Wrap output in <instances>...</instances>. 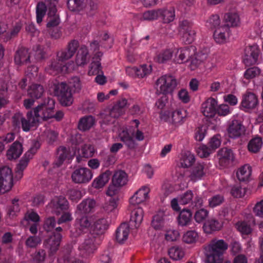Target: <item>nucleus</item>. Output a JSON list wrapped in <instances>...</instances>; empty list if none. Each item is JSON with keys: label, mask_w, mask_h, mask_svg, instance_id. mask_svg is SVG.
Masks as SVG:
<instances>
[{"label": "nucleus", "mask_w": 263, "mask_h": 263, "mask_svg": "<svg viewBox=\"0 0 263 263\" xmlns=\"http://www.w3.org/2000/svg\"><path fill=\"white\" fill-rule=\"evenodd\" d=\"M78 47V41H71L66 48L57 51V58L51 61L50 64L45 68V71L50 75H57L60 72L68 73L70 69L65 62L76 54Z\"/></svg>", "instance_id": "1"}, {"label": "nucleus", "mask_w": 263, "mask_h": 263, "mask_svg": "<svg viewBox=\"0 0 263 263\" xmlns=\"http://www.w3.org/2000/svg\"><path fill=\"white\" fill-rule=\"evenodd\" d=\"M40 108L38 105L33 110L27 111L25 116L20 112L15 113L11 119L13 129L17 132L22 128L24 132H28L31 128L36 127L42 119Z\"/></svg>", "instance_id": "2"}, {"label": "nucleus", "mask_w": 263, "mask_h": 263, "mask_svg": "<svg viewBox=\"0 0 263 263\" xmlns=\"http://www.w3.org/2000/svg\"><path fill=\"white\" fill-rule=\"evenodd\" d=\"M82 87L80 79L78 77L71 78L68 84L61 82L54 86V93L60 98L62 105H71L73 102L72 93L80 92Z\"/></svg>", "instance_id": "3"}, {"label": "nucleus", "mask_w": 263, "mask_h": 263, "mask_svg": "<svg viewBox=\"0 0 263 263\" xmlns=\"http://www.w3.org/2000/svg\"><path fill=\"white\" fill-rule=\"evenodd\" d=\"M228 243L223 239H213L208 246L205 263H220L223 254L228 249Z\"/></svg>", "instance_id": "4"}, {"label": "nucleus", "mask_w": 263, "mask_h": 263, "mask_svg": "<svg viewBox=\"0 0 263 263\" xmlns=\"http://www.w3.org/2000/svg\"><path fill=\"white\" fill-rule=\"evenodd\" d=\"M99 240V236H93V234H88L84 242L78 247V250L82 257L87 258L92 255L97 250V242Z\"/></svg>", "instance_id": "5"}, {"label": "nucleus", "mask_w": 263, "mask_h": 263, "mask_svg": "<svg viewBox=\"0 0 263 263\" xmlns=\"http://www.w3.org/2000/svg\"><path fill=\"white\" fill-rule=\"evenodd\" d=\"M177 85L175 78L170 75H163L156 82L157 93L163 95L173 92Z\"/></svg>", "instance_id": "6"}, {"label": "nucleus", "mask_w": 263, "mask_h": 263, "mask_svg": "<svg viewBox=\"0 0 263 263\" xmlns=\"http://www.w3.org/2000/svg\"><path fill=\"white\" fill-rule=\"evenodd\" d=\"M38 105L41 106L40 110L43 120H46L48 119L54 118L59 121L62 119L63 112L62 111L59 110L56 113H54V101L53 99L47 98L44 102Z\"/></svg>", "instance_id": "7"}, {"label": "nucleus", "mask_w": 263, "mask_h": 263, "mask_svg": "<svg viewBox=\"0 0 263 263\" xmlns=\"http://www.w3.org/2000/svg\"><path fill=\"white\" fill-rule=\"evenodd\" d=\"M127 182V174L124 171H116L112 177V185L108 186L107 195L108 196L116 195L118 190L117 187L124 186Z\"/></svg>", "instance_id": "8"}, {"label": "nucleus", "mask_w": 263, "mask_h": 263, "mask_svg": "<svg viewBox=\"0 0 263 263\" xmlns=\"http://www.w3.org/2000/svg\"><path fill=\"white\" fill-rule=\"evenodd\" d=\"M179 32L182 35L183 42L186 44H190L194 42L196 32L191 22L187 20L180 22L179 24Z\"/></svg>", "instance_id": "9"}, {"label": "nucleus", "mask_w": 263, "mask_h": 263, "mask_svg": "<svg viewBox=\"0 0 263 263\" xmlns=\"http://www.w3.org/2000/svg\"><path fill=\"white\" fill-rule=\"evenodd\" d=\"M13 185L11 170L6 166L0 168V194L9 191Z\"/></svg>", "instance_id": "10"}, {"label": "nucleus", "mask_w": 263, "mask_h": 263, "mask_svg": "<svg viewBox=\"0 0 263 263\" xmlns=\"http://www.w3.org/2000/svg\"><path fill=\"white\" fill-rule=\"evenodd\" d=\"M259 105V100L257 95L254 93L247 91L242 96L240 108L245 112H250L255 109Z\"/></svg>", "instance_id": "11"}, {"label": "nucleus", "mask_w": 263, "mask_h": 263, "mask_svg": "<svg viewBox=\"0 0 263 263\" xmlns=\"http://www.w3.org/2000/svg\"><path fill=\"white\" fill-rule=\"evenodd\" d=\"M93 173L91 170L80 167L74 170L71 175V179L73 183L78 184H87L92 178Z\"/></svg>", "instance_id": "12"}, {"label": "nucleus", "mask_w": 263, "mask_h": 263, "mask_svg": "<svg viewBox=\"0 0 263 263\" xmlns=\"http://www.w3.org/2000/svg\"><path fill=\"white\" fill-rule=\"evenodd\" d=\"M221 144V137L217 134L210 139L208 146L202 145L198 150V154L201 158H206L219 147Z\"/></svg>", "instance_id": "13"}, {"label": "nucleus", "mask_w": 263, "mask_h": 263, "mask_svg": "<svg viewBox=\"0 0 263 263\" xmlns=\"http://www.w3.org/2000/svg\"><path fill=\"white\" fill-rule=\"evenodd\" d=\"M62 240L61 233H54L46 237L43 241V247L48 251L49 256H52L57 253L60 246Z\"/></svg>", "instance_id": "14"}, {"label": "nucleus", "mask_w": 263, "mask_h": 263, "mask_svg": "<svg viewBox=\"0 0 263 263\" xmlns=\"http://www.w3.org/2000/svg\"><path fill=\"white\" fill-rule=\"evenodd\" d=\"M52 213L59 215L69 209V203L64 196H55L49 203Z\"/></svg>", "instance_id": "15"}, {"label": "nucleus", "mask_w": 263, "mask_h": 263, "mask_svg": "<svg viewBox=\"0 0 263 263\" xmlns=\"http://www.w3.org/2000/svg\"><path fill=\"white\" fill-rule=\"evenodd\" d=\"M40 147V143L39 141H35L31 145L30 149L26 152L25 155L23 156L22 159L20 160L17 165V173L18 175L22 176L23 171L25 170L28 165V162L33 156L35 154Z\"/></svg>", "instance_id": "16"}, {"label": "nucleus", "mask_w": 263, "mask_h": 263, "mask_svg": "<svg viewBox=\"0 0 263 263\" xmlns=\"http://www.w3.org/2000/svg\"><path fill=\"white\" fill-rule=\"evenodd\" d=\"M245 127L238 119L232 118L228 123V132L230 138H236L245 135Z\"/></svg>", "instance_id": "17"}, {"label": "nucleus", "mask_w": 263, "mask_h": 263, "mask_svg": "<svg viewBox=\"0 0 263 263\" xmlns=\"http://www.w3.org/2000/svg\"><path fill=\"white\" fill-rule=\"evenodd\" d=\"M75 223V236L78 237L88 230L91 225V221L87 215L77 213Z\"/></svg>", "instance_id": "18"}, {"label": "nucleus", "mask_w": 263, "mask_h": 263, "mask_svg": "<svg viewBox=\"0 0 263 263\" xmlns=\"http://www.w3.org/2000/svg\"><path fill=\"white\" fill-rule=\"evenodd\" d=\"M195 50L196 48L193 46L180 48L175 53L174 61L178 64L189 62L191 57L195 55Z\"/></svg>", "instance_id": "19"}, {"label": "nucleus", "mask_w": 263, "mask_h": 263, "mask_svg": "<svg viewBox=\"0 0 263 263\" xmlns=\"http://www.w3.org/2000/svg\"><path fill=\"white\" fill-rule=\"evenodd\" d=\"M259 54V49L256 45L249 46L245 49L243 63L247 66L254 65L256 63Z\"/></svg>", "instance_id": "20"}, {"label": "nucleus", "mask_w": 263, "mask_h": 263, "mask_svg": "<svg viewBox=\"0 0 263 263\" xmlns=\"http://www.w3.org/2000/svg\"><path fill=\"white\" fill-rule=\"evenodd\" d=\"M218 102L216 99L210 97L202 103L201 112L208 118H213L216 115Z\"/></svg>", "instance_id": "21"}, {"label": "nucleus", "mask_w": 263, "mask_h": 263, "mask_svg": "<svg viewBox=\"0 0 263 263\" xmlns=\"http://www.w3.org/2000/svg\"><path fill=\"white\" fill-rule=\"evenodd\" d=\"M150 189L147 186H143L137 191L134 196L129 199V202L132 205H136L142 203L148 198V194Z\"/></svg>", "instance_id": "22"}, {"label": "nucleus", "mask_w": 263, "mask_h": 263, "mask_svg": "<svg viewBox=\"0 0 263 263\" xmlns=\"http://www.w3.org/2000/svg\"><path fill=\"white\" fill-rule=\"evenodd\" d=\"M143 214L144 212L142 208L138 206L132 208L128 225L135 228H138L142 222Z\"/></svg>", "instance_id": "23"}, {"label": "nucleus", "mask_w": 263, "mask_h": 263, "mask_svg": "<svg viewBox=\"0 0 263 263\" xmlns=\"http://www.w3.org/2000/svg\"><path fill=\"white\" fill-rule=\"evenodd\" d=\"M109 226V222L107 219L101 218L96 220L92 227L91 233L93 236L98 237L103 234Z\"/></svg>", "instance_id": "24"}, {"label": "nucleus", "mask_w": 263, "mask_h": 263, "mask_svg": "<svg viewBox=\"0 0 263 263\" xmlns=\"http://www.w3.org/2000/svg\"><path fill=\"white\" fill-rule=\"evenodd\" d=\"M14 62L17 65H25L30 62V54L26 48L18 47L15 53Z\"/></svg>", "instance_id": "25"}, {"label": "nucleus", "mask_w": 263, "mask_h": 263, "mask_svg": "<svg viewBox=\"0 0 263 263\" xmlns=\"http://www.w3.org/2000/svg\"><path fill=\"white\" fill-rule=\"evenodd\" d=\"M96 201L92 199H86L78 205L77 213L86 215L92 213L96 207Z\"/></svg>", "instance_id": "26"}, {"label": "nucleus", "mask_w": 263, "mask_h": 263, "mask_svg": "<svg viewBox=\"0 0 263 263\" xmlns=\"http://www.w3.org/2000/svg\"><path fill=\"white\" fill-rule=\"evenodd\" d=\"M205 174V165L201 162H197L191 170L190 178L193 181L200 180Z\"/></svg>", "instance_id": "27"}, {"label": "nucleus", "mask_w": 263, "mask_h": 263, "mask_svg": "<svg viewBox=\"0 0 263 263\" xmlns=\"http://www.w3.org/2000/svg\"><path fill=\"white\" fill-rule=\"evenodd\" d=\"M229 28L228 26L222 25L216 28L214 32L213 37L215 42L218 44H223L229 37Z\"/></svg>", "instance_id": "28"}, {"label": "nucleus", "mask_w": 263, "mask_h": 263, "mask_svg": "<svg viewBox=\"0 0 263 263\" xmlns=\"http://www.w3.org/2000/svg\"><path fill=\"white\" fill-rule=\"evenodd\" d=\"M102 55V53L100 51H97L93 55V61H92L89 66L88 71V74L89 76L97 75L101 71V57Z\"/></svg>", "instance_id": "29"}, {"label": "nucleus", "mask_w": 263, "mask_h": 263, "mask_svg": "<svg viewBox=\"0 0 263 263\" xmlns=\"http://www.w3.org/2000/svg\"><path fill=\"white\" fill-rule=\"evenodd\" d=\"M60 22L57 8H49V11L47 12L46 28L57 27L60 24Z\"/></svg>", "instance_id": "30"}, {"label": "nucleus", "mask_w": 263, "mask_h": 263, "mask_svg": "<svg viewBox=\"0 0 263 263\" xmlns=\"http://www.w3.org/2000/svg\"><path fill=\"white\" fill-rule=\"evenodd\" d=\"M219 163L220 165L227 166L230 163H232L234 156L231 149L223 148L219 152Z\"/></svg>", "instance_id": "31"}, {"label": "nucleus", "mask_w": 263, "mask_h": 263, "mask_svg": "<svg viewBox=\"0 0 263 263\" xmlns=\"http://www.w3.org/2000/svg\"><path fill=\"white\" fill-rule=\"evenodd\" d=\"M22 153L23 146L22 143L17 141H15L7 151V158L9 160H15L21 156Z\"/></svg>", "instance_id": "32"}, {"label": "nucleus", "mask_w": 263, "mask_h": 263, "mask_svg": "<svg viewBox=\"0 0 263 263\" xmlns=\"http://www.w3.org/2000/svg\"><path fill=\"white\" fill-rule=\"evenodd\" d=\"M130 227L127 223H122L116 231V239L119 243H121L127 239Z\"/></svg>", "instance_id": "33"}, {"label": "nucleus", "mask_w": 263, "mask_h": 263, "mask_svg": "<svg viewBox=\"0 0 263 263\" xmlns=\"http://www.w3.org/2000/svg\"><path fill=\"white\" fill-rule=\"evenodd\" d=\"M77 54L76 59V63L77 66H84L89 61V56L87 47L85 45L82 46L79 50H77Z\"/></svg>", "instance_id": "34"}, {"label": "nucleus", "mask_w": 263, "mask_h": 263, "mask_svg": "<svg viewBox=\"0 0 263 263\" xmlns=\"http://www.w3.org/2000/svg\"><path fill=\"white\" fill-rule=\"evenodd\" d=\"M111 175V173L109 171L101 173L99 177L93 180L92 186L97 189L104 187L105 184L108 183Z\"/></svg>", "instance_id": "35"}, {"label": "nucleus", "mask_w": 263, "mask_h": 263, "mask_svg": "<svg viewBox=\"0 0 263 263\" xmlns=\"http://www.w3.org/2000/svg\"><path fill=\"white\" fill-rule=\"evenodd\" d=\"M222 227L221 223L216 219H210L203 225V230L206 234H211L213 231H219Z\"/></svg>", "instance_id": "36"}, {"label": "nucleus", "mask_w": 263, "mask_h": 263, "mask_svg": "<svg viewBox=\"0 0 263 263\" xmlns=\"http://www.w3.org/2000/svg\"><path fill=\"white\" fill-rule=\"evenodd\" d=\"M251 167L248 164L241 166L236 173L237 179L241 182L248 181L251 175Z\"/></svg>", "instance_id": "37"}, {"label": "nucleus", "mask_w": 263, "mask_h": 263, "mask_svg": "<svg viewBox=\"0 0 263 263\" xmlns=\"http://www.w3.org/2000/svg\"><path fill=\"white\" fill-rule=\"evenodd\" d=\"M177 220L179 226L184 227L190 225L192 220V213L190 210L184 209L181 211L179 214Z\"/></svg>", "instance_id": "38"}, {"label": "nucleus", "mask_w": 263, "mask_h": 263, "mask_svg": "<svg viewBox=\"0 0 263 263\" xmlns=\"http://www.w3.org/2000/svg\"><path fill=\"white\" fill-rule=\"evenodd\" d=\"M95 123V119L92 116H86L81 118L78 127L81 130L86 131L91 128Z\"/></svg>", "instance_id": "39"}, {"label": "nucleus", "mask_w": 263, "mask_h": 263, "mask_svg": "<svg viewBox=\"0 0 263 263\" xmlns=\"http://www.w3.org/2000/svg\"><path fill=\"white\" fill-rule=\"evenodd\" d=\"M43 92L44 88L40 84H33L27 89V95L32 99L41 98Z\"/></svg>", "instance_id": "40"}, {"label": "nucleus", "mask_w": 263, "mask_h": 263, "mask_svg": "<svg viewBox=\"0 0 263 263\" xmlns=\"http://www.w3.org/2000/svg\"><path fill=\"white\" fill-rule=\"evenodd\" d=\"M120 139L128 149H134L135 148L136 142L132 136L126 130L121 132L120 134Z\"/></svg>", "instance_id": "41"}, {"label": "nucleus", "mask_w": 263, "mask_h": 263, "mask_svg": "<svg viewBox=\"0 0 263 263\" xmlns=\"http://www.w3.org/2000/svg\"><path fill=\"white\" fill-rule=\"evenodd\" d=\"M88 0H68L67 6L72 11H81L86 6Z\"/></svg>", "instance_id": "42"}, {"label": "nucleus", "mask_w": 263, "mask_h": 263, "mask_svg": "<svg viewBox=\"0 0 263 263\" xmlns=\"http://www.w3.org/2000/svg\"><path fill=\"white\" fill-rule=\"evenodd\" d=\"M195 156L190 152H185L182 155L180 159V165L184 168H189L195 163Z\"/></svg>", "instance_id": "43"}, {"label": "nucleus", "mask_w": 263, "mask_h": 263, "mask_svg": "<svg viewBox=\"0 0 263 263\" xmlns=\"http://www.w3.org/2000/svg\"><path fill=\"white\" fill-rule=\"evenodd\" d=\"M161 10L159 13V16L161 17L165 23H169L174 21L175 18V9L174 7H170Z\"/></svg>", "instance_id": "44"}, {"label": "nucleus", "mask_w": 263, "mask_h": 263, "mask_svg": "<svg viewBox=\"0 0 263 263\" xmlns=\"http://www.w3.org/2000/svg\"><path fill=\"white\" fill-rule=\"evenodd\" d=\"M69 155V149L63 146L59 147L57 149L58 158L55 162H54V165L57 167L60 166Z\"/></svg>", "instance_id": "45"}, {"label": "nucleus", "mask_w": 263, "mask_h": 263, "mask_svg": "<svg viewBox=\"0 0 263 263\" xmlns=\"http://www.w3.org/2000/svg\"><path fill=\"white\" fill-rule=\"evenodd\" d=\"M186 116V111L185 110H176L172 112V122L175 125L181 124L183 122Z\"/></svg>", "instance_id": "46"}, {"label": "nucleus", "mask_w": 263, "mask_h": 263, "mask_svg": "<svg viewBox=\"0 0 263 263\" xmlns=\"http://www.w3.org/2000/svg\"><path fill=\"white\" fill-rule=\"evenodd\" d=\"M225 24L223 25L235 27L239 23V17L237 13L229 12L224 14V16Z\"/></svg>", "instance_id": "47"}, {"label": "nucleus", "mask_w": 263, "mask_h": 263, "mask_svg": "<svg viewBox=\"0 0 263 263\" xmlns=\"http://www.w3.org/2000/svg\"><path fill=\"white\" fill-rule=\"evenodd\" d=\"M262 144V139L259 137H256L250 140L248 144V148L249 152L257 153L260 149Z\"/></svg>", "instance_id": "48"}, {"label": "nucleus", "mask_w": 263, "mask_h": 263, "mask_svg": "<svg viewBox=\"0 0 263 263\" xmlns=\"http://www.w3.org/2000/svg\"><path fill=\"white\" fill-rule=\"evenodd\" d=\"M173 55V52L170 49H166L156 54L155 60L159 63H165L171 60Z\"/></svg>", "instance_id": "49"}, {"label": "nucleus", "mask_w": 263, "mask_h": 263, "mask_svg": "<svg viewBox=\"0 0 263 263\" xmlns=\"http://www.w3.org/2000/svg\"><path fill=\"white\" fill-rule=\"evenodd\" d=\"M49 10V8L46 3L39 2L36 6V22L40 24L42 22L43 18L45 16L47 10Z\"/></svg>", "instance_id": "50"}, {"label": "nucleus", "mask_w": 263, "mask_h": 263, "mask_svg": "<svg viewBox=\"0 0 263 263\" xmlns=\"http://www.w3.org/2000/svg\"><path fill=\"white\" fill-rule=\"evenodd\" d=\"M165 224L163 213L160 212L153 217L151 225L155 230L161 229Z\"/></svg>", "instance_id": "51"}, {"label": "nucleus", "mask_w": 263, "mask_h": 263, "mask_svg": "<svg viewBox=\"0 0 263 263\" xmlns=\"http://www.w3.org/2000/svg\"><path fill=\"white\" fill-rule=\"evenodd\" d=\"M170 257L174 260H178L182 259L184 256V252L181 247L174 246L171 247L168 250Z\"/></svg>", "instance_id": "52"}, {"label": "nucleus", "mask_w": 263, "mask_h": 263, "mask_svg": "<svg viewBox=\"0 0 263 263\" xmlns=\"http://www.w3.org/2000/svg\"><path fill=\"white\" fill-rule=\"evenodd\" d=\"M21 24L17 23L12 28L10 32H7L3 35V42H7L13 37L16 36L18 32L21 30Z\"/></svg>", "instance_id": "53"}, {"label": "nucleus", "mask_w": 263, "mask_h": 263, "mask_svg": "<svg viewBox=\"0 0 263 263\" xmlns=\"http://www.w3.org/2000/svg\"><path fill=\"white\" fill-rule=\"evenodd\" d=\"M194 194L192 191L187 190L178 197L179 203L182 205L189 204L193 201Z\"/></svg>", "instance_id": "54"}, {"label": "nucleus", "mask_w": 263, "mask_h": 263, "mask_svg": "<svg viewBox=\"0 0 263 263\" xmlns=\"http://www.w3.org/2000/svg\"><path fill=\"white\" fill-rule=\"evenodd\" d=\"M198 237V233L194 230H190L183 236L182 239L186 243L191 244L195 242Z\"/></svg>", "instance_id": "55"}, {"label": "nucleus", "mask_w": 263, "mask_h": 263, "mask_svg": "<svg viewBox=\"0 0 263 263\" xmlns=\"http://www.w3.org/2000/svg\"><path fill=\"white\" fill-rule=\"evenodd\" d=\"M224 197L220 194H217L211 197L208 199L209 206L211 208H214L220 206L223 203Z\"/></svg>", "instance_id": "56"}, {"label": "nucleus", "mask_w": 263, "mask_h": 263, "mask_svg": "<svg viewBox=\"0 0 263 263\" xmlns=\"http://www.w3.org/2000/svg\"><path fill=\"white\" fill-rule=\"evenodd\" d=\"M152 71L151 65H141L138 67V72L136 73V77L143 78L150 74Z\"/></svg>", "instance_id": "57"}, {"label": "nucleus", "mask_w": 263, "mask_h": 263, "mask_svg": "<svg viewBox=\"0 0 263 263\" xmlns=\"http://www.w3.org/2000/svg\"><path fill=\"white\" fill-rule=\"evenodd\" d=\"M220 24V17L218 14H212L206 21V26L211 29L218 28Z\"/></svg>", "instance_id": "58"}, {"label": "nucleus", "mask_w": 263, "mask_h": 263, "mask_svg": "<svg viewBox=\"0 0 263 263\" xmlns=\"http://www.w3.org/2000/svg\"><path fill=\"white\" fill-rule=\"evenodd\" d=\"M209 211L204 209H201L195 212L194 214V219L198 223L204 221L206 218L208 217Z\"/></svg>", "instance_id": "59"}, {"label": "nucleus", "mask_w": 263, "mask_h": 263, "mask_svg": "<svg viewBox=\"0 0 263 263\" xmlns=\"http://www.w3.org/2000/svg\"><path fill=\"white\" fill-rule=\"evenodd\" d=\"M41 243V239L39 236H30L27 237L25 245L27 247L34 248L37 247Z\"/></svg>", "instance_id": "60"}, {"label": "nucleus", "mask_w": 263, "mask_h": 263, "mask_svg": "<svg viewBox=\"0 0 263 263\" xmlns=\"http://www.w3.org/2000/svg\"><path fill=\"white\" fill-rule=\"evenodd\" d=\"M110 197V199L105 203L104 206V210L107 212L114 211L117 206L118 198L115 195Z\"/></svg>", "instance_id": "61"}, {"label": "nucleus", "mask_w": 263, "mask_h": 263, "mask_svg": "<svg viewBox=\"0 0 263 263\" xmlns=\"http://www.w3.org/2000/svg\"><path fill=\"white\" fill-rule=\"evenodd\" d=\"M260 73V69L256 67L249 68L244 73V78L247 80L253 79L258 76Z\"/></svg>", "instance_id": "62"}, {"label": "nucleus", "mask_w": 263, "mask_h": 263, "mask_svg": "<svg viewBox=\"0 0 263 263\" xmlns=\"http://www.w3.org/2000/svg\"><path fill=\"white\" fill-rule=\"evenodd\" d=\"M237 230L243 234L248 235L252 232L251 227L248 222L245 221H239L236 223Z\"/></svg>", "instance_id": "63"}, {"label": "nucleus", "mask_w": 263, "mask_h": 263, "mask_svg": "<svg viewBox=\"0 0 263 263\" xmlns=\"http://www.w3.org/2000/svg\"><path fill=\"white\" fill-rule=\"evenodd\" d=\"M46 256V251L43 249L37 250L32 254V258L34 263L43 262L45 260Z\"/></svg>", "instance_id": "64"}]
</instances>
